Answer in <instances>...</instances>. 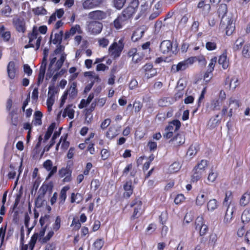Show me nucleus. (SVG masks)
<instances>
[{"mask_svg":"<svg viewBox=\"0 0 250 250\" xmlns=\"http://www.w3.org/2000/svg\"><path fill=\"white\" fill-rule=\"evenodd\" d=\"M221 24L222 27L226 28V33L227 35L229 36L234 32L235 26L231 16L223 17L221 20Z\"/></svg>","mask_w":250,"mask_h":250,"instance_id":"4","label":"nucleus"},{"mask_svg":"<svg viewBox=\"0 0 250 250\" xmlns=\"http://www.w3.org/2000/svg\"><path fill=\"white\" fill-rule=\"evenodd\" d=\"M69 189L68 186H65L61 189L59 197V205H63L66 198V192Z\"/></svg>","mask_w":250,"mask_h":250,"instance_id":"30","label":"nucleus"},{"mask_svg":"<svg viewBox=\"0 0 250 250\" xmlns=\"http://www.w3.org/2000/svg\"><path fill=\"white\" fill-rule=\"evenodd\" d=\"M66 140V136H62L59 142V144H62L61 147L64 149H67L69 146V143Z\"/></svg>","mask_w":250,"mask_h":250,"instance_id":"63","label":"nucleus"},{"mask_svg":"<svg viewBox=\"0 0 250 250\" xmlns=\"http://www.w3.org/2000/svg\"><path fill=\"white\" fill-rule=\"evenodd\" d=\"M190 58L194 59V62L198 61L199 63L202 65H205L206 64L207 62L205 58L203 55H200L196 57H191Z\"/></svg>","mask_w":250,"mask_h":250,"instance_id":"50","label":"nucleus"},{"mask_svg":"<svg viewBox=\"0 0 250 250\" xmlns=\"http://www.w3.org/2000/svg\"><path fill=\"white\" fill-rule=\"evenodd\" d=\"M227 6L225 4H221L218 9L219 16L223 17H228L229 16H225L227 12Z\"/></svg>","mask_w":250,"mask_h":250,"instance_id":"46","label":"nucleus"},{"mask_svg":"<svg viewBox=\"0 0 250 250\" xmlns=\"http://www.w3.org/2000/svg\"><path fill=\"white\" fill-rule=\"evenodd\" d=\"M229 110L228 113V116L231 118L236 110L241 106V102L234 97H231L229 99Z\"/></svg>","mask_w":250,"mask_h":250,"instance_id":"7","label":"nucleus"},{"mask_svg":"<svg viewBox=\"0 0 250 250\" xmlns=\"http://www.w3.org/2000/svg\"><path fill=\"white\" fill-rule=\"evenodd\" d=\"M74 107L72 104L67 105L63 111L62 116L63 117L67 116L70 119H73L75 113Z\"/></svg>","mask_w":250,"mask_h":250,"instance_id":"26","label":"nucleus"},{"mask_svg":"<svg viewBox=\"0 0 250 250\" xmlns=\"http://www.w3.org/2000/svg\"><path fill=\"white\" fill-rule=\"evenodd\" d=\"M205 224L204 222V218L203 216H198L195 220V229L198 230L200 228Z\"/></svg>","mask_w":250,"mask_h":250,"instance_id":"48","label":"nucleus"},{"mask_svg":"<svg viewBox=\"0 0 250 250\" xmlns=\"http://www.w3.org/2000/svg\"><path fill=\"white\" fill-rule=\"evenodd\" d=\"M54 233L53 230L49 231L45 237L40 239V242L42 243H45L47 242L53 236Z\"/></svg>","mask_w":250,"mask_h":250,"instance_id":"60","label":"nucleus"},{"mask_svg":"<svg viewBox=\"0 0 250 250\" xmlns=\"http://www.w3.org/2000/svg\"><path fill=\"white\" fill-rule=\"evenodd\" d=\"M250 194L249 193H245L241 197L240 200V204L242 206H245L250 202Z\"/></svg>","mask_w":250,"mask_h":250,"instance_id":"41","label":"nucleus"},{"mask_svg":"<svg viewBox=\"0 0 250 250\" xmlns=\"http://www.w3.org/2000/svg\"><path fill=\"white\" fill-rule=\"evenodd\" d=\"M135 205H137L136 207L134 208V212L132 215V217L136 218L137 217V214L139 212L140 210L141 209V206H142V202L141 201L138 200L135 203L132 204L131 205V207H133Z\"/></svg>","mask_w":250,"mask_h":250,"instance_id":"42","label":"nucleus"},{"mask_svg":"<svg viewBox=\"0 0 250 250\" xmlns=\"http://www.w3.org/2000/svg\"><path fill=\"white\" fill-rule=\"evenodd\" d=\"M221 119L219 118V115H216L215 116L211 118L208 122V125L211 128L216 127L218 123H220Z\"/></svg>","mask_w":250,"mask_h":250,"instance_id":"36","label":"nucleus"},{"mask_svg":"<svg viewBox=\"0 0 250 250\" xmlns=\"http://www.w3.org/2000/svg\"><path fill=\"white\" fill-rule=\"evenodd\" d=\"M33 13L37 15H44L46 14V10L42 7H38L33 9Z\"/></svg>","mask_w":250,"mask_h":250,"instance_id":"56","label":"nucleus"},{"mask_svg":"<svg viewBox=\"0 0 250 250\" xmlns=\"http://www.w3.org/2000/svg\"><path fill=\"white\" fill-rule=\"evenodd\" d=\"M244 42H245V39H244L243 37H239L236 40V41H235V42L233 45V49L234 51L239 50L241 48Z\"/></svg>","mask_w":250,"mask_h":250,"instance_id":"37","label":"nucleus"},{"mask_svg":"<svg viewBox=\"0 0 250 250\" xmlns=\"http://www.w3.org/2000/svg\"><path fill=\"white\" fill-rule=\"evenodd\" d=\"M218 207V203L216 199L210 200L207 204L208 210L209 211H213Z\"/></svg>","mask_w":250,"mask_h":250,"instance_id":"35","label":"nucleus"},{"mask_svg":"<svg viewBox=\"0 0 250 250\" xmlns=\"http://www.w3.org/2000/svg\"><path fill=\"white\" fill-rule=\"evenodd\" d=\"M143 33V32L140 31V30H136L133 33V35L131 37L132 40L134 42L137 41L142 36Z\"/></svg>","mask_w":250,"mask_h":250,"instance_id":"61","label":"nucleus"},{"mask_svg":"<svg viewBox=\"0 0 250 250\" xmlns=\"http://www.w3.org/2000/svg\"><path fill=\"white\" fill-rule=\"evenodd\" d=\"M199 150V146L198 144L192 145L188 148L187 154L190 157H193L196 154Z\"/></svg>","mask_w":250,"mask_h":250,"instance_id":"33","label":"nucleus"},{"mask_svg":"<svg viewBox=\"0 0 250 250\" xmlns=\"http://www.w3.org/2000/svg\"><path fill=\"white\" fill-rule=\"evenodd\" d=\"M88 16L91 20H102L106 18L107 13L101 10H95L89 12Z\"/></svg>","mask_w":250,"mask_h":250,"instance_id":"14","label":"nucleus"},{"mask_svg":"<svg viewBox=\"0 0 250 250\" xmlns=\"http://www.w3.org/2000/svg\"><path fill=\"white\" fill-rule=\"evenodd\" d=\"M197 7L202 10L204 14H208L210 9V6L209 4L205 3L204 0H201L197 5Z\"/></svg>","mask_w":250,"mask_h":250,"instance_id":"31","label":"nucleus"},{"mask_svg":"<svg viewBox=\"0 0 250 250\" xmlns=\"http://www.w3.org/2000/svg\"><path fill=\"white\" fill-rule=\"evenodd\" d=\"M103 240L100 239L97 240L93 244L94 250H100L104 245Z\"/></svg>","mask_w":250,"mask_h":250,"instance_id":"57","label":"nucleus"},{"mask_svg":"<svg viewBox=\"0 0 250 250\" xmlns=\"http://www.w3.org/2000/svg\"><path fill=\"white\" fill-rule=\"evenodd\" d=\"M128 19L122 14L114 20V26L117 30L120 29L128 22Z\"/></svg>","mask_w":250,"mask_h":250,"instance_id":"15","label":"nucleus"},{"mask_svg":"<svg viewBox=\"0 0 250 250\" xmlns=\"http://www.w3.org/2000/svg\"><path fill=\"white\" fill-rule=\"evenodd\" d=\"M58 53V51L57 49H56L54 51V55H53L52 56H51L50 62L49 65L48 72L46 74V77L48 78H51L54 74V71H53V69H54L53 65L56 61V58L54 56L57 54Z\"/></svg>","mask_w":250,"mask_h":250,"instance_id":"21","label":"nucleus"},{"mask_svg":"<svg viewBox=\"0 0 250 250\" xmlns=\"http://www.w3.org/2000/svg\"><path fill=\"white\" fill-rule=\"evenodd\" d=\"M87 30L91 34L97 35L100 33L103 29L102 23L98 21H90L87 24Z\"/></svg>","mask_w":250,"mask_h":250,"instance_id":"9","label":"nucleus"},{"mask_svg":"<svg viewBox=\"0 0 250 250\" xmlns=\"http://www.w3.org/2000/svg\"><path fill=\"white\" fill-rule=\"evenodd\" d=\"M208 166V161L202 160L194 167L191 180L193 182L198 181L205 172Z\"/></svg>","mask_w":250,"mask_h":250,"instance_id":"2","label":"nucleus"},{"mask_svg":"<svg viewBox=\"0 0 250 250\" xmlns=\"http://www.w3.org/2000/svg\"><path fill=\"white\" fill-rule=\"evenodd\" d=\"M39 237L38 233L34 234V235L31 237L29 243L30 247L31 248V250L34 247L37 240Z\"/></svg>","mask_w":250,"mask_h":250,"instance_id":"64","label":"nucleus"},{"mask_svg":"<svg viewBox=\"0 0 250 250\" xmlns=\"http://www.w3.org/2000/svg\"><path fill=\"white\" fill-rule=\"evenodd\" d=\"M61 219L60 216H57L56 218L55 223L53 225V229L54 231H57L61 227Z\"/></svg>","mask_w":250,"mask_h":250,"instance_id":"62","label":"nucleus"},{"mask_svg":"<svg viewBox=\"0 0 250 250\" xmlns=\"http://www.w3.org/2000/svg\"><path fill=\"white\" fill-rule=\"evenodd\" d=\"M59 176L61 178L64 177L63 181L70 182L71 180V172L67 168H62L59 171Z\"/></svg>","mask_w":250,"mask_h":250,"instance_id":"20","label":"nucleus"},{"mask_svg":"<svg viewBox=\"0 0 250 250\" xmlns=\"http://www.w3.org/2000/svg\"><path fill=\"white\" fill-rule=\"evenodd\" d=\"M120 132L119 129L114 125L110 126L106 133V136L109 139H112L117 136Z\"/></svg>","mask_w":250,"mask_h":250,"instance_id":"23","label":"nucleus"},{"mask_svg":"<svg viewBox=\"0 0 250 250\" xmlns=\"http://www.w3.org/2000/svg\"><path fill=\"white\" fill-rule=\"evenodd\" d=\"M241 219L243 223H248L250 221V208H247L243 211Z\"/></svg>","mask_w":250,"mask_h":250,"instance_id":"43","label":"nucleus"},{"mask_svg":"<svg viewBox=\"0 0 250 250\" xmlns=\"http://www.w3.org/2000/svg\"><path fill=\"white\" fill-rule=\"evenodd\" d=\"M208 194L205 189H201L198 193L195 200V204L201 207L205 204L208 199Z\"/></svg>","mask_w":250,"mask_h":250,"instance_id":"11","label":"nucleus"},{"mask_svg":"<svg viewBox=\"0 0 250 250\" xmlns=\"http://www.w3.org/2000/svg\"><path fill=\"white\" fill-rule=\"evenodd\" d=\"M35 221L31 225L30 224V217L27 212L24 214V225L25 227L28 229V234H29L35 225Z\"/></svg>","mask_w":250,"mask_h":250,"instance_id":"29","label":"nucleus"},{"mask_svg":"<svg viewBox=\"0 0 250 250\" xmlns=\"http://www.w3.org/2000/svg\"><path fill=\"white\" fill-rule=\"evenodd\" d=\"M218 63L224 69H226L229 66V61L227 58V52H223L219 57Z\"/></svg>","mask_w":250,"mask_h":250,"instance_id":"24","label":"nucleus"},{"mask_svg":"<svg viewBox=\"0 0 250 250\" xmlns=\"http://www.w3.org/2000/svg\"><path fill=\"white\" fill-rule=\"evenodd\" d=\"M126 0H114L113 4L115 8L121 9L124 6Z\"/></svg>","mask_w":250,"mask_h":250,"instance_id":"58","label":"nucleus"},{"mask_svg":"<svg viewBox=\"0 0 250 250\" xmlns=\"http://www.w3.org/2000/svg\"><path fill=\"white\" fill-rule=\"evenodd\" d=\"M42 113L40 111H36L34 114V119L32 124L35 126L41 125L42 124Z\"/></svg>","mask_w":250,"mask_h":250,"instance_id":"27","label":"nucleus"},{"mask_svg":"<svg viewBox=\"0 0 250 250\" xmlns=\"http://www.w3.org/2000/svg\"><path fill=\"white\" fill-rule=\"evenodd\" d=\"M124 38H121L118 42H114L108 48V53L112 57H119L124 48Z\"/></svg>","mask_w":250,"mask_h":250,"instance_id":"3","label":"nucleus"},{"mask_svg":"<svg viewBox=\"0 0 250 250\" xmlns=\"http://www.w3.org/2000/svg\"><path fill=\"white\" fill-rule=\"evenodd\" d=\"M171 104L169 98H164L160 99L158 102V104L160 106H167Z\"/></svg>","mask_w":250,"mask_h":250,"instance_id":"51","label":"nucleus"},{"mask_svg":"<svg viewBox=\"0 0 250 250\" xmlns=\"http://www.w3.org/2000/svg\"><path fill=\"white\" fill-rule=\"evenodd\" d=\"M57 93L54 85L49 86L48 92V98L55 100V94Z\"/></svg>","mask_w":250,"mask_h":250,"instance_id":"49","label":"nucleus"},{"mask_svg":"<svg viewBox=\"0 0 250 250\" xmlns=\"http://www.w3.org/2000/svg\"><path fill=\"white\" fill-rule=\"evenodd\" d=\"M0 37L5 42H9L11 38V32L3 24H0Z\"/></svg>","mask_w":250,"mask_h":250,"instance_id":"18","label":"nucleus"},{"mask_svg":"<svg viewBox=\"0 0 250 250\" xmlns=\"http://www.w3.org/2000/svg\"><path fill=\"white\" fill-rule=\"evenodd\" d=\"M145 75L147 78L153 77L157 74V70L154 68L151 63H147L143 67Z\"/></svg>","mask_w":250,"mask_h":250,"instance_id":"16","label":"nucleus"},{"mask_svg":"<svg viewBox=\"0 0 250 250\" xmlns=\"http://www.w3.org/2000/svg\"><path fill=\"white\" fill-rule=\"evenodd\" d=\"M175 146H179L185 142V137L184 132H180L175 135L171 140Z\"/></svg>","mask_w":250,"mask_h":250,"instance_id":"19","label":"nucleus"},{"mask_svg":"<svg viewBox=\"0 0 250 250\" xmlns=\"http://www.w3.org/2000/svg\"><path fill=\"white\" fill-rule=\"evenodd\" d=\"M160 48L161 52L164 54H170L174 52L172 50V43L169 40L163 41L161 43Z\"/></svg>","mask_w":250,"mask_h":250,"instance_id":"12","label":"nucleus"},{"mask_svg":"<svg viewBox=\"0 0 250 250\" xmlns=\"http://www.w3.org/2000/svg\"><path fill=\"white\" fill-rule=\"evenodd\" d=\"M29 43L25 46V48L36 47V50H38L40 46L42 37L38 32V27L34 26L32 32L29 34Z\"/></svg>","mask_w":250,"mask_h":250,"instance_id":"1","label":"nucleus"},{"mask_svg":"<svg viewBox=\"0 0 250 250\" xmlns=\"http://www.w3.org/2000/svg\"><path fill=\"white\" fill-rule=\"evenodd\" d=\"M181 168V165L178 162H174L169 167V170L170 172H176Z\"/></svg>","mask_w":250,"mask_h":250,"instance_id":"54","label":"nucleus"},{"mask_svg":"<svg viewBox=\"0 0 250 250\" xmlns=\"http://www.w3.org/2000/svg\"><path fill=\"white\" fill-rule=\"evenodd\" d=\"M63 33L62 31H60L58 33H55L54 35V38L53 39L52 42L54 44H57L61 42L62 40Z\"/></svg>","mask_w":250,"mask_h":250,"instance_id":"55","label":"nucleus"},{"mask_svg":"<svg viewBox=\"0 0 250 250\" xmlns=\"http://www.w3.org/2000/svg\"><path fill=\"white\" fill-rule=\"evenodd\" d=\"M77 84L76 83H73L70 86L69 89L68 90L67 92L71 97H74L77 95V90L76 89Z\"/></svg>","mask_w":250,"mask_h":250,"instance_id":"47","label":"nucleus"},{"mask_svg":"<svg viewBox=\"0 0 250 250\" xmlns=\"http://www.w3.org/2000/svg\"><path fill=\"white\" fill-rule=\"evenodd\" d=\"M124 188L125 190L124 196L126 198H129L133 193V188L131 181L127 182L124 186Z\"/></svg>","mask_w":250,"mask_h":250,"instance_id":"28","label":"nucleus"},{"mask_svg":"<svg viewBox=\"0 0 250 250\" xmlns=\"http://www.w3.org/2000/svg\"><path fill=\"white\" fill-rule=\"evenodd\" d=\"M218 172L213 169H211L208 173L207 181L209 183H214L218 177Z\"/></svg>","mask_w":250,"mask_h":250,"instance_id":"32","label":"nucleus"},{"mask_svg":"<svg viewBox=\"0 0 250 250\" xmlns=\"http://www.w3.org/2000/svg\"><path fill=\"white\" fill-rule=\"evenodd\" d=\"M181 126V123L179 121L176 120L170 123L168 125L165 129V131H169L172 133L177 131Z\"/></svg>","mask_w":250,"mask_h":250,"instance_id":"22","label":"nucleus"},{"mask_svg":"<svg viewBox=\"0 0 250 250\" xmlns=\"http://www.w3.org/2000/svg\"><path fill=\"white\" fill-rule=\"evenodd\" d=\"M139 5L138 0H133L128 6L123 10L122 14L129 20L136 13Z\"/></svg>","mask_w":250,"mask_h":250,"instance_id":"5","label":"nucleus"},{"mask_svg":"<svg viewBox=\"0 0 250 250\" xmlns=\"http://www.w3.org/2000/svg\"><path fill=\"white\" fill-rule=\"evenodd\" d=\"M65 59L66 55L64 54H62L61 55L60 59L57 61L55 65V67L54 68V69H53V71H54V72L61 68Z\"/></svg>","mask_w":250,"mask_h":250,"instance_id":"38","label":"nucleus"},{"mask_svg":"<svg viewBox=\"0 0 250 250\" xmlns=\"http://www.w3.org/2000/svg\"><path fill=\"white\" fill-rule=\"evenodd\" d=\"M103 2V0H86L83 3L84 9H90L98 6Z\"/></svg>","mask_w":250,"mask_h":250,"instance_id":"17","label":"nucleus"},{"mask_svg":"<svg viewBox=\"0 0 250 250\" xmlns=\"http://www.w3.org/2000/svg\"><path fill=\"white\" fill-rule=\"evenodd\" d=\"M217 40L212 39L207 42L205 47L208 51L215 50L217 48Z\"/></svg>","mask_w":250,"mask_h":250,"instance_id":"34","label":"nucleus"},{"mask_svg":"<svg viewBox=\"0 0 250 250\" xmlns=\"http://www.w3.org/2000/svg\"><path fill=\"white\" fill-rule=\"evenodd\" d=\"M76 32L81 33V27L79 25L76 24L71 27L69 32L66 33V38H68L70 36L74 35Z\"/></svg>","mask_w":250,"mask_h":250,"instance_id":"39","label":"nucleus"},{"mask_svg":"<svg viewBox=\"0 0 250 250\" xmlns=\"http://www.w3.org/2000/svg\"><path fill=\"white\" fill-rule=\"evenodd\" d=\"M98 44L100 47H106L109 43V41L105 38H100L98 40Z\"/></svg>","mask_w":250,"mask_h":250,"instance_id":"52","label":"nucleus"},{"mask_svg":"<svg viewBox=\"0 0 250 250\" xmlns=\"http://www.w3.org/2000/svg\"><path fill=\"white\" fill-rule=\"evenodd\" d=\"M237 206L234 204L229 205L226 210L224 219V223L228 224L231 223L233 219V213L236 210Z\"/></svg>","mask_w":250,"mask_h":250,"instance_id":"10","label":"nucleus"},{"mask_svg":"<svg viewBox=\"0 0 250 250\" xmlns=\"http://www.w3.org/2000/svg\"><path fill=\"white\" fill-rule=\"evenodd\" d=\"M14 27L18 32L24 33L26 31L25 21L21 17H15L12 20Z\"/></svg>","mask_w":250,"mask_h":250,"instance_id":"8","label":"nucleus"},{"mask_svg":"<svg viewBox=\"0 0 250 250\" xmlns=\"http://www.w3.org/2000/svg\"><path fill=\"white\" fill-rule=\"evenodd\" d=\"M83 199V196L80 193H77L75 194L74 193H72L71 194V202L72 203H76L77 204H79L82 201Z\"/></svg>","mask_w":250,"mask_h":250,"instance_id":"40","label":"nucleus"},{"mask_svg":"<svg viewBox=\"0 0 250 250\" xmlns=\"http://www.w3.org/2000/svg\"><path fill=\"white\" fill-rule=\"evenodd\" d=\"M84 76L88 78V80L90 82V83H99L101 82V79L98 74L95 72L89 71L86 72L84 73Z\"/></svg>","mask_w":250,"mask_h":250,"instance_id":"25","label":"nucleus"},{"mask_svg":"<svg viewBox=\"0 0 250 250\" xmlns=\"http://www.w3.org/2000/svg\"><path fill=\"white\" fill-rule=\"evenodd\" d=\"M7 72L8 76L10 79L12 80L16 78L18 72V68L14 62L11 61L8 63L7 66Z\"/></svg>","mask_w":250,"mask_h":250,"instance_id":"13","label":"nucleus"},{"mask_svg":"<svg viewBox=\"0 0 250 250\" xmlns=\"http://www.w3.org/2000/svg\"><path fill=\"white\" fill-rule=\"evenodd\" d=\"M9 116L11 117V123L14 125H17L18 124V116L17 114L14 111L9 113Z\"/></svg>","mask_w":250,"mask_h":250,"instance_id":"59","label":"nucleus"},{"mask_svg":"<svg viewBox=\"0 0 250 250\" xmlns=\"http://www.w3.org/2000/svg\"><path fill=\"white\" fill-rule=\"evenodd\" d=\"M194 59L189 58L187 60L179 62L177 65H173L171 70L174 72L184 70L194 63Z\"/></svg>","mask_w":250,"mask_h":250,"instance_id":"6","label":"nucleus"},{"mask_svg":"<svg viewBox=\"0 0 250 250\" xmlns=\"http://www.w3.org/2000/svg\"><path fill=\"white\" fill-rule=\"evenodd\" d=\"M56 125L55 123H52L47 128V130L44 135V140L46 141L49 139L52 134Z\"/></svg>","mask_w":250,"mask_h":250,"instance_id":"44","label":"nucleus"},{"mask_svg":"<svg viewBox=\"0 0 250 250\" xmlns=\"http://www.w3.org/2000/svg\"><path fill=\"white\" fill-rule=\"evenodd\" d=\"M12 12V9L9 5L4 6L1 10L2 14L6 17H9Z\"/></svg>","mask_w":250,"mask_h":250,"instance_id":"53","label":"nucleus"},{"mask_svg":"<svg viewBox=\"0 0 250 250\" xmlns=\"http://www.w3.org/2000/svg\"><path fill=\"white\" fill-rule=\"evenodd\" d=\"M242 54L246 58H250V43L246 44L242 49Z\"/></svg>","mask_w":250,"mask_h":250,"instance_id":"45","label":"nucleus"}]
</instances>
